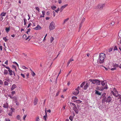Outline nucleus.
<instances>
[{
  "label": "nucleus",
  "mask_w": 121,
  "mask_h": 121,
  "mask_svg": "<svg viewBox=\"0 0 121 121\" xmlns=\"http://www.w3.org/2000/svg\"><path fill=\"white\" fill-rule=\"evenodd\" d=\"M117 48L115 46V48H114V50H117Z\"/></svg>",
  "instance_id": "774afa93"
},
{
  "label": "nucleus",
  "mask_w": 121,
  "mask_h": 121,
  "mask_svg": "<svg viewBox=\"0 0 121 121\" xmlns=\"http://www.w3.org/2000/svg\"><path fill=\"white\" fill-rule=\"evenodd\" d=\"M6 13L2 12L1 14L0 15L2 16H4L6 15Z\"/></svg>",
  "instance_id": "a878e982"
},
{
  "label": "nucleus",
  "mask_w": 121,
  "mask_h": 121,
  "mask_svg": "<svg viewBox=\"0 0 121 121\" xmlns=\"http://www.w3.org/2000/svg\"><path fill=\"white\" fill-rule=\"evenodd\" d=\"M17 118L18 120H20V116L19 115H18L17 116Z\"/></svg>",
  "instance_id": "e433bc0d"
},
{
  "label": "nucleus",
  "mask_w": 121,
  "mask_h": 121,
  "mask_svg": "<svg viewBox=\"0 0 121 121\" xmlns=\"http://www.w3.org/2000/svg\"><path fill=\"white\" fill-rule=\"evenodd\" d=\"M8 72L7 70L6 69H4V75H6L8 73Z\"/></svg>",
  "instance_id": "4be33fe9"
},
{
  "label": "nucleus",
  "mask_w": 121,
  "mask_h": 121,
  "mask_svg": "<svg viewBox=\"0 0 121 121\" xmlns=\"http://www.w3.org/2000/svg\"><path fill=\"white\" fill-rule=\"evenodd\" d=\"M39 117H37L36 119V121H39Z\"/></svg>",
  "instance_id": "09e8293b"
},
{
  "label": "nucleus",
  "mask_w": 121,
  "mask_h": 121,
  "mask_svg": "<svg viewBox=\"0 0 121 121\" xmlns=\"http://www.w3.org/2000/svg\"><path fill=\"white\" fill-rule=\"evenodd\" d=\"M42 14L44 16V15L45 14V12L44 11H42Z\"/></svg>",
  "instance_id": "8fccbe9b"
},
{
  "label": "nucleus",
  "mask_w": 121,
  "mask_h": 121,
  "mask_svg": "<svg viewBox=\"0 0 121 121\" xmlns=\"http://www.w3.org/2000/svg\"><path fill=\"white\" fill-rule=\"evenodd\" d=\"M4 64H6L7 65H8V60H7L4 63Z\"/></svg>",
  "instance_id": "680f3d73"
},
{
  "label": "nucleus",
  "mask_w": 121,
  "mask_h": 121,
  "mask_svg": "<svg viewBox=\"0 0 121 121\" xmlns=\"http://www.w3.org/2000/svg\"><path fill=\"white\" fill-rule=\"evenodd\" d=\"M31 24V23H29V24H28V25L27 27V28H29L30 26V25Z\"/></svg>",
  "instance_id": "0e129e2a"
},
{
  "label": "nucleus",
  "mask_w": 121,
  "mask_h": 121,
  "mask_svg": "<svg viewBox=\"0 0 121 121\" xmlns=\"http://www.w3.org/2000/svg\"><path fill=\"white\" fill-rule=\"evenodd\" d=\"M38 102V99L36 98H35L34 100V105H36L37 104Z\"/></svg>",
  "instance_id": "9d476101"
},
{
  "label": "nucleus",
  "mask_w": 121,
  "mask_h": 121,
  "mask_svg": "<svg viewBox=\"0 0 121 121\" xmlns=\"http://www.w3.org/2000/svg\"><path fill=\"white\" fill-rule=\"evenodd\" d=\"M116 95V96H114L116 97L115 99L121 104V95L118 94Z\"/></svg>",
  "instance_id": "7ed1b4c3"
},
{
  "label": "nucleus",
  "mask_w": 121,
  "mask_h": 121,
  "mask_svg": "<svg viewBox=\"0 0 121 121\" xmlns=\"http://www.w3.org/2000/svg\"><path fill=\"white\" fill-rule=\"evenodd\" d=\"M75 114L74 113H73V117L72 116H70L69 117V119L71 121H72V120L73 119V117H74V116H75Z\"/></svg>",
  "instance_id": "aec40b11"
},
{
  "label": "nucleus",
  "mask_w": 121,
  "mask_h": 121,
  "mask_svg": "<svg viewBox=\"0 0 121 121\" xmlns=\"http://www.w3.org/2000/svg\"><path fill=\"white\" fill-rule=\"evenodd\" d=\"M12 112H10L8 114V115L9 116H11L12 115Z\"/></svg>",
  "instance_id": "49530a36"
},
{
  "label": "nucleus",
  "mask_w": 121,
  "mask_h": 121,
  "mask_svg": "<svg viewBox=\"0 0 121 121\" xmlns=\"http://www.w3.org/2000/svg\"><path fill=\"white\" fill-rule=\"evenodd\" d=\"M96 80H92V79H90L89 80V81L91 82L92 83H93V84H95L96 83Z\"/></svg>",
  "instance_id": "dca6fc26"
},
{
  "label": "nucleus",
  "mask_w": 121,
  "mask_h": 121,
  "mask_svg": "<svg viewBox=\"0 0 121 121\" xmlns=\"http://www.w3.org/2000/svg\"><path fill=\"white\" fill-rule=\"evenodd\" d=\"M105 57V55L104 53H100L99 55V58L97 60V62L100 64L104 62V59Z\"/></svg>",
  "instance_id": "f257e3e1"
},
{
  "label": "nucleus",
  "mask_w": 121,
  "mask_h": 121,
  "mask_svg": "<svg viewBox=\"0 0 121 121\" xmlns=\"http://www.w3.org/2000/svg\"><path fill=\"white\" fill-rule=\"evenodd\" d=\"M24 25H26V22L27 21L26 19L25 18H24Z\"/></svg>",
  "instance_id": "7c9ffc66"
},
{
  "label": "nucleus",
  "mask_w": 121,
  "mask_h": 121,
  "mask_svg": "<svg viewBox=\"0 0 121 121\" xmlns=\"http://www.w3.org/2000/svg\"><path fill=\"white\" fill-rule=\"evenodd\" d=\"M32 75L33 76H34L35 75V73L34 72H32Z\"/></svg>",
  "instance_id": "603ef678"
},
{
  "label": "nucleus",
  "mask_w": 121,
  "mask_h": 121,
  "mask_svg": "<svg viewBox=\"0 0 121 121\" xmlns=\"http://www.w3.org/2000/svg\"><path fill=\"white\" fill-rule=\"evenodd\" d=\"M106 93H103L102 95V96H103L104 97V96L105 95H106Z\"/></svg>",
  "instance_id": "bf43d9fd"
},
{
  "label": "nucleus",
  "mask_w": 121,
  "mask_h": 121,
  "mask_svg": "<svg viewBox=\"0 0 121 121\" xmlns=\"http://www.w3.org/2000/svg\"><path fill=\"white\" fill-rule=\"evenodd\" d=\"M55 23L53 22H52L50 24L49 29L50 30H52L55 28Z\"/></svg>",
  "instance_id": "f03ea898"
},
{
  "label": "nucleus",
  "mask_w": 121,
  "mask_h": 121,
  "mask_svg": "<svg viewBox=\"0 0 121 121\" xmlns=\"http://www.w3.org/2000/svg\"><path fill=\"white\" fill-rule=\"evenodd\" d=\"M70 104L71 106H73V107H74V106H75L76 105L75 104H74V103H71Z\"/></svg>",
  "instance_id": "2f4dec72"
},
{
  "label": "nucleus",
  "mask_w": 121,
  "mask_h": 121,
  "mask_svg": "<svg viewBox=\"0 0 121 121\" xmlns=\"http://www.w3.org/2000/svg\"><path fill=\"white\" fill-rule=\"evenodd\" d=\"M22 67L23 69H28L27 68L24 66H22Z\"/></svg>",
  "instance_id": "a19ab883"
},
{
  "label": "nucleus",
  "mask_w": 121,
  "mask_h": 121,
  "mask_svg": "<svg viewBox=\"0 0 121 121\" xmlns=\"http://www.w3.org/2000/svg\"><path fill=\"white\" fill-rule=\"evenodd\" d=\"M51 8L53 10H54L56 8V7L55 6H53L51 7Z\"/></svg>",
  "instance_id": "c9c22d12"
},
{
  "label": "nucleus",
  "mask_w": 121,
  "mask_h": 121,
  "mask_svg": "<svg viewBox=\"0 0 121 121\" xmlns=\"http://www.w3.org/2000/svg\"><path fill=\"white\" fill-rule=\"evenodd\" d=\"M3 107L5 108H7L9 107V105L7 103H5L4 104Z\"/></svg>",
  "instance_id": "ddd939ff"
},
{
  "label": "nucleus",
  "mask_w": 121,
  "mask_h": 121,
  "mask_svg": "<svg viewBox=\"0 0 121 121\" xmlns=\"http://www.w3.org/2000/svg\"><path fill=\"white\" fill-rule=\"evenodd\" d=\"M95 93L99 95H100L101 94L98 91H97L95 92Z\"/></svg>",
  "instance_id": "c85d7f7f"
},
{
  "label": "nucleus",
  "mask_w": 121,
  "mask_h": 121,
  "mask_svg": "<svg viewBox=\"0 0 121 121\" xmlns=\"http://www.w3.org/2000/svg\"><path fill=\"white\" fill-rule=\"evenodd\" d=\"M85 18H83L82 20V21L81 22L82 23L84 21H85Z\"/></svg>",
  "instance_id": "ea45409f"
},
{
  "label": "nucleus",
  "mask_w": 121,
  "mask_h": 121,
  "mask_svg": "<svg viewBox=\"0 0 121 121\" xmlns=\"http://www.w3.org/2000/svg\"><path fill=\"white\" fill-rule=\"evenodd\" d=\"M116 69V68H112L111 69V70H115Z\"/></svg>",
  "instance_id": "e2e57ef3"
},
{
  "label": "nucleus",
  "mask_w": 121,
  "mask_h": 121,
  "mask_svg": "<svg viewBox=\"0 0 121 121\" xmlns=\"http://www.w3.org/2000/svg\"><path fill=\"white\" fill-rule=\"evenodd\" d=\"M5 30L6 32L7 33H8L9 31L10 30V27H6L5 28Z\"/></svg>",
  "instance_id": "412c9836"
},
{
  "label": "nucleus",
  "mask_w": 121,
  "mask_h": 121,
  "mask_svg": "<svg viewBox=\"0 0 121 121\" xmlns=\"http://www.w3.org/2000/svg\"><path fill=\"white\" fill-rule=\"evenodd\" d=\"M17 87V86L15 84H13L11 88V90L12 91L14 90L15 88Z\"/></svg>",
  "instance_id": "9b49d317"
},
{
  "label": "nucleus",
  "mask_w": 121,
  "mask_h": 121,
  "mask_svg": "<svg viewBox=\"0 0 121 121\" xmlns=\"http://www.w3.org/2000/svg\"><path fill=\"white\" fill-rule=\"evenodd\" d=\"M47 116H44L43 117V119L45 120L46 121L47 120Z\"/></svg>",
  "instance_id": "72a5a7b5"
},
{
  "label": "nucleus",
  "mask_w": 121,
  "mask_h": 121,
  "mask_svg": "<svg viewBox=\"0 0 121 121\" xmlns=\"http://www.w3.org/2000/svg\"><path fill=\"white\" fill-rule=\"evenodd\" d=\"M15 103H16V105H18L19 104V103L17 101V102H15Z\"/></svg>",
  "instance_id": "864d4df0"
},
{
  "label": "nucleus",
  "mask_w": 121,
  "mask_h": 121,
  "mask_svg": "<svg viewBox=\"0 0 121 121\" xmlns=\"http://www.w3.org/2000/svg\"><path fill=\"white\" fill-rule=\"evenodd\" d=\"M95 84L98 85H99L100 84V81L96 80Z\"/></svg>",
  "instance_id": "393cba45"
},
{
  "label": "nucleus",
  "mask_w": 121,
  "mask_h": 121,
  "mask_svg": "<svg viewBox=\"0 0 121 121\" xmlns=\"http://www.w3.org/2000/svg\"><path fill=\"white\" fill-rule=\"evenodd\" d=\"M111 98L110 96H109L106 98V102H109L111 101Z\"/></svg>",
  "instance_id": "0eeeda50"
},
{
  "label": "nucleus",
  "mask_w": 121,
  "mask_h": 121,
  "mask_svg": "<svg viewBox=\"0 0 121 121\" xmlns=\"http://www.w3.org/2000/svg\"><path fill=\"white\" fill-rule=\"evenodd\" d=\"M76 103H81V102H82V101L80 100H77L76 101Z\"/></svg>",
  "instance_id": "f704fd0d"
},
{
  "label": "nucleus",
  "mask_w": 121,
  "mask_h": 121,
  "mask_svg": "<svg viewBox=\"0 0 121 121\" xmlns=\"http://www.w3.org/2000/svg\"><path fill=\"white\" fill-rule=\"evenodd\" d=\"M4 85L6 86H8L9 85V83L7 81H5L4 82Z\"/></svg>",
  "instance_id": "b1692460"
},
{
  "label": "nucleus",
  "mask_w": 121,
  "mask_h": 121,
  "mask_svg": "<svg viewBox=\"0 0 121 121\" xmlns=\"http://www.w3.org/2000/svg\"><path fill=\"white\" fill-rule=\"evenodd\" d=\"M77 97L75 96H73L72 97V99H77Z\"/></svg>",
  "instance_id": "37998d69"
},
{
  "label": "nucleus",
  "mask_w": 121,
  "mask_h": 121,
  "mask_svg": "<svg viewBox=\"0 0 121 121\" xmlns=\"http://www.w3.org/2000/svg\"><path fill=\"white\" fill-rule=\"evenodd\" d=\"M106 102V97H104L102 100V102L103 103H104Z\"/></svg>",
  "instance_id": "6ab92c4d"
},
{
  "label": "nucleus",
  "mask_w": 121,
  "mask_h": 121,
  "mask_svg": "<svg viewBox=\"0 0 121 121\" xmlns=\"http://www.w3.org/2000/svg\"><path fill=\"white\" fill-rule=\"evenodd\" d=\"M5 68H6L7 69H8V70L10 69V68L8 66L5 67Z\"/></svg>",
  "instance_id": "4d7b16f0"
},
{
  "label": "nucleus",
  "mask_w": 121,
  "mask_h": 121,
  "mask_svg": "<svg viewBox=\"0 0 121 121\" xmlns=\"http://www.w3.org/2000/svg\"><path fill=\"white\" fill-rule=\"evenodd\" d=\"M11 109L12 110V111L11 112H13L14 111V108H11Z\"/></svg>",
  "instance_id": "de8ad7c7"
},
{
  "label": "nucleus",
  "mask_w": 121,
  "mask_h": 121,
  "mask_svg": "<svg viewBox=\"0 0 121 121\" xmlns=\"http://www.w3.org/2000/svg\"><path fill=\"white\" fill-rule=\"evenodd\" d=\"M65 106H63V108L61 109V110L63 111L64 109H65Z\"/></svg>",
  "instance_id": "79ce46f5"
},
{
  "label": "nucleus",
  "mask_w": 121,
  "mask_h": 121,
  "mask_svg": "<svg viewBox=\"0 0 121 121\" xmlns=\"http://www.w3.org/2000/svg\"><path fill=\"white\" fill-rule=\"evenodd\" d=\"M26 115H24V116L23 117V119L24 120H25V118L26 117Z\"/></svg>",
  "instance_id": "69168bd1"
},
{
  "label": "nucleus",
  "mask_w": 121,
  "mask_h": 121,
  "mask_svg": "<svg viewBox=\"0 0 121 121\" xmlns=\"http://www.w3.org/2000/svg\"><path fill=\"white\" fill-rule=\"evenodd\" d=\"M35 9H36L37 10L38 12H39V9L38 7H35Z\"/></svg>",
  "instance_id": "4c0bfd02"
},
{
  "label": "nucleus",
  "mask_w": 121,
  "mask_h": 121,
  "mask_svg": "<svg viewBox=\"0 0 121 121\" xmlns=\"http://www.w3.org/2000/svg\"><path fill=\"white\" fill-rule=\"evenodd\" d=\"M62 2V1H61V0H58V2L59 3V4H61Z\"/></svg>",
  "instance_id": "13d9d810"
},
{
  "label": "nucleus",
  "mask_w": 121,
  "mask_h": 121,
  "mask_svg": "<svg viewBox=\"0 0 121 121\" xmlns=\"http://www.w3.org/2000/svg\"><path fill=\"white\" fill-rule=\"evenodd\" d=\"M70 61H69L67 63V67H68V66L69 64L70 63Z\"/></svg>",
  "instance_id": "5fc2aeb1"
},
{
  "label": "nucleus",
  "mask_w": 121,
  "mask_h": 121,
  "mask_svg": "<svg viewBox=\"0 0 121 121\" xmlns=\"http://www.w3.org/2000/svg\"><path fill=\"white\" fill-rule=\"evenodd\" d=\"M73 110L75 111V113H78V111L76 105L73 107Z\"/></svg>",
  "instance_id": "6e6552de"
},
{
  "label": "nucleus",
  "mask_w": 121,
  "mask_h": 121,
  "mask_svg": "<svg viewBox=\"0 0 121 121\" xmlns=\"http://www.w3.org/2000/svg\"><path fill=\"white\" fill-rule=\"evenodd\" d=\"M85 82H83V83H82L80 85V87H83L84 85H85Z\"/></svg>",
  "instance_id": "cd10ccee"
},
{
  "label": "nucleus",
  "mask_w": 121,
  "mask_h": 121,
  "mask_svg": "<svg viewBox=\"0 0 121 121\" xmlns=\"http://www.w3.org/2000/svg\"><path fill=\"white\" fill-rule=\"evenodd\" d=\"M3 84V82H2V81L0 80V84L1 85L2 84Z\"/></svg>",
  "instance_id": "052dcab7"
},
{
  "label": "nucleus",
  "mask_w": 121,
  "mask_h": 121,
  "mask_svg": "<svg viewBox=\"0 0 121 121\" xmlns=\"http://www.w3.org/2000/svg\"><path fill=\"white\" fill-rule=\"evenodd\" d=\"M5 80H6L7 81H8V82H9L10 81V79L9 78H7L6 79H5Z\"/></svg>",
  "instance_id": "58836bf2"
},
{
  "label": "nucleus",
  "mask_w": 121,
  "mask_h": 121,
  "mask_svg": "<svg viewBox=\"0 0 121 121\" xmlns=\"http://www.w3.org/2000/svg\"><path fill=\"white\" fill-rule=\"evenodd\" d=\"M79 91L78 90L75 89L74 92L73 93V94L74 95H77L79 93Z\"/></svg>",
  "instance_id": "1a4fd4ad"
},
{
  "label": "nucleus",
  "mask_w": 121,
  "mask_h": 121,
  "mask_svg": "<svg viewBox=\"0 0 121 121\" xmlns=\"http://www.w3.org/2000/svg\"><path fill=\"white\" fill-rule=\"evenodd\" d=\"M112 48H110V49H109L108 52H110L112 51Z\"/></svg>",
  "instance_id": "338daca9"
},
{
  "label": "nucleus",
  "mask_w": 121,
  "mask_h": 121,
  "mask_svg": "<svg viewBox=\"0 0 121 121\" xmlns=\"http://www.w3.org/2000/svg\"><path fill=\"white\" fill-rule=\"evenodd\" d=\"M6 36L5 37L3 38V39L4 40L5 42H7L8 40H9L8 39H7L6 38Z\"/></svg>",
  "instance_id": "c756f323"
},
{
  "label": "nucleus",
  "mask_w": 121,
  "mask_h": 121,
  "mask_svg": "<svg viewBox=\"0 0 121 121\" xmlns=\"http://www.w3.org/2000/svg\"><path fill=\"white\" fill-rule=\"evenodd\" d=\"M101 84L103 87L102 88L103 89H107L108 88V86L107 85V83H106L104 81H102L101 82Z\"/></svg>",
  "instance_id": "20e7f679"
},
{
  "label": "nucleus",
  "mask_w": 121,
  "mask_h": 121,
  "mask_svg": "<svg viewBox=\"0 0 121 121\" xmlns=\"http://www.w3.org/2000/svg\"><path fill=\"white\" fill-rule=\"evenodd\" d=\"M111 95L113 94L114 96H116L118 94V92L117 91L116 89L115 88H114L113 89V91H112L111 93Z\"/></svg>",
  "instance_id": "39448f33"
},
{
  "label": "nucleus",
  "mask_w": 121,
  "mask_h": 121,
  "mask_svg": "<svg viewBox=\"0 0 121 121\" xmlns=\"http://www.w3.org/2000/svg\"><path fill=\"white\" fill-rule=\"evenodd\" d=\"M60 10V9L59 8H58L57 10H55V11L57 13H58V11Z\"/></svg>",
  "instance_id": "c03bdc74"
},
{
  "label": "nucleus",
  "mask_w": 121,
  "mask_h": 121,
  "mask_svg": "<svg viewBox=\"0 0 121 121\" xmlns=\"http://www.w3.org/2000/svg\"><path fill=\"white\" fill-rule=\"evenodd\" d=\"M41 27H40L39 25H38L34 29L36 30H37L41 29Z\"/></svg>",
  "instance_id": "4468645a"
},
{
  "label": "nucleus",
  "mask_w": 121,
  "mask_h": 121,
  "mask_svg": "<svg viewBox=\"0 0 121 121\" xmlns=\"http://www.w3.org/2000/svg\"><path fill=\"white\" fill-rule=\"evenodd\" d=\"M82 23H81L79 25V29H81V27L82 26Z\"/></svg>",
  "instance_id": "a18cd8bd"
},
{
  "label": "nucleus",
  "mask_w": 121,
  "mask_h": 121,
  "mask_svg": "<svg viewBox=\"0 0 121 121\" xmlns=\"http://www.w3.org/2000/svg\"><path fill=\"white\" fill-rule=\"evenodd\" d=\"M13 100L14 101V102H17V98L16 96H14L13 98Z\"/></svg>",
  "instance_id": "f3484780"
},
{
  "label": "nucleus",
  "mask_w": 121,
  "mask_h": 121,
  "mask_svg": "<svg viewBox=\"0 0 121 121\" xmlns=\"http://www.w3.org/2000/svg\"><path fill=\"white\" fill-rule=\"evenodd\" d=\"M50 39L51 43H52L54 40V38L52 36L51 37Z\"/></svg>",
  "instance_id": "bb28decb"
},
{
  "label": "nucleus",
  "mask_w": 121,
  "mask_h": 121,
  "mask_svg": "<svg viewBox=\"0 0 121 121\" xmlns=\"http://www.w3.org/2000/svg\"><path fill=\"white\" fill-rule=\"evenodd\" d=\"M69 18H68L67 19H65L64 21V22H63V24H64L65 23L67 22L69 20Z\"/></svg>",
  "instance_id": "5701e85b"
},
{
  "label": "nucleus",
  "mask_w": 121,
  "mask_h": 121,
  "mask_svg": "<svg viewBox=\"0 0 121 121\" xmlns=\"http://www.w3.org/2000/svg\"><path fill=\"white\" fill-rule=\"evenodd\" d=\"M67 5H68V4H65V5H64L63 6H62L61 7V8H60V12H62V10H63V9L64 8H65V7H66Z\"/></svg>",
  "instance_id": "f8f14e48"
},
{
  "label": "nucleus",
  "mask_w": 121,
  "mask_h": 121,
  "mask_svg": "<svg viewBox=\"0 0 121 121\" xmlns=\"http://www.w3.org/2000/svg\"><path fill=\"white\" fill-rule=\"evenodd\" d=\"M21 75L22 77H23V78H25V76L24 74H23L22 73H21Z\"/></svg>",
  "instance_id": "3c124183"
},
{
  "label": "nucleus",
  "mask_w": 121,
  "mask_h": 121,
  "mask_svg": "<svg viewBox=\"0 0 121 121\" xmlns=\"http://www.w3.org/2000/svg\"><path fill=\"white\" fill-rule=\"evenodd\" d=\"M105 6V4H99L97 6V7L100 9H102Z\"/></svg>",
  "instance_id": "423d86ee"
},
{
  "label": "nucleus",
  "mask_w": 121,
  "mask_h": 121,
  "mask_svg": "<svg viewBox=\"0 0 121 121\" xmlns=\"http://www.w3.org/2000/svg\"><path fill=\"white\" fill-rule=\"evenodd\" d=\"M11 95L12 96H13L14 94H15V91H12L11 92Z\"/></svg>",
  "instance_id": "473e14b6"
},
{
  "label": "nucleus",
  "mask_w": 121,
  "mask_h": 121,
  "mask_svg": "<svg viewBox=\"0 0 121 121\" xmlns=\"http://www.w3.org/2000/svg\"><path fill=\"white\" fill-rule=\"evenodd\" d=\"M8 71L9 73V74L10 75V76H12L13 75V71L12 70L10 69L8 70Z\"/></svg>",
  "instance_id": "a211bd4d"
},
{
  "label": "nucleus",
  "mask_w": 121,
  "mask_h": 121,
  "mask_svg": "<svg viewBox=\"0 0 121 121\" xmlns=\"http://www.w3.org/2000/svg\"><path fill=\"white\" fill-rule=\"evenodd\" d=\"M5 121H10L9 119L8 118L5 119Z\"/></svg>",
  "instance_id": "6e6d98bb"
},
{
  "label": "nucleus",
  "mask_w": 121,
  "mask_h": 121,
  "mask_svg": "<svg viewBox=\"0 0 121 121\" xmlns=\"http://www.w3.org/2000/svg\"><path fill=\"white\" fill-rule=\"evenodd\" d=\"M89 86V84L88 83H86L83 89L86 90Z\"/></svg>",
  "instance_id": "2eb2a0df"
}]
</instances>
